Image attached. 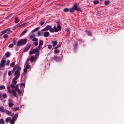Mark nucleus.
<instances>
[{
	"mask_svg": "<svg viewBox=\"0 0 124 124\" xmlns=\"http://www.w3.org/2000/svg\"><path fill=\"white\" fill-rule=\"evenodd\" d=\"M61 26L59 24H57V26L56 25L54 26L53 28H51L50 30V31L51 32H57L61 30Z\"/></svg>",
	"mask_w": 124,
	"mask_h": 124,
	"instance_id": "f257e3e1",
	"label": "nucleus"
},
{
	"mask_svg": "<svg viewBox=\"0 0 124 124\" xmlns=\"http://www.w3.org/2000/svg\"><path fill=\"white\" fill-rule=\"evenodd\" d=\"M21 70V67L18 66L16 70V71L14 74V75L15 76V78L18 79L19 78L20 75Z\"/></svg>",
	"mask_w": 124,
	"mask_h": 124,
	"instance_id": "f03ea898",
	"label": "nucleus"
},
{
	"mask_svg": "<svg viewBox=\"0 0 124 124\" xmlns=\"http://www.w3.org/2000/svg\"><path fill=\"white\" fill-rule=\"evenodd\" d=\"M27 41V39H22L18 42L16 44L17 46H19L24 45L26 44Z\"/></svg>",
	"mask_w": 124,
	"mask_h": 124,
	"instance_id": "7ed1b4c3",
	"label": "nucleus"
},
{
	"mask_svg": "<svg viewBox=\"0 0 124 124\" xmlns=\"http://www.w3.org/2000/svg\"><path fill=\"white\" fill-rule=\"evenodd\" d=\"M18 113H17L14 115L10 121V123L11 124H14L15 121L18 118Z\"/></svg>",
	"mask_w": 124,
	"mask_h": 124,
	"instance_id": "20e7f679",
	"label": "nucleus"
},
{
	"mask_svg": "<svg viewBox=\"0 0 124 124\" xmlns=\"http://www.w3.org/2000/svg\"><path fill=\"white\" fill-rule=\"evenodd\" d=\"M39 50L40 49H39L37 47H36V49H33L32 51L33 54H35L36 53L35 55L39 56Z\"/></svg>",
	"mask_w": 124,
	"mask_h": 124,
	"instance_id": "39448f33",
	"label": "nucleus"
},
{
	"mask_svg": "<svg viewBox=\"0 0 124 124\" xmlns=\"http://www.w3.org/2000/svg\"><path fill=\"white\" fill-rule=\"evenodd\" d=\"M38 56L36 55L31 56L30 58V61L31 63H32L33 61L35 62L37 59Z\"/></svg>",
	"mask_w": 124,
	"mask_h": 124,
	"instance_id": "423d86ee",
	"label": "nucleus"
},
{
	"mask_svg": "<svg viewBox=\"0 0 124 124\" xmlns=\"http://www.w3.org/2000/svg\"><path fill=\"white\" fill-rule=\"evenodd\" d=\"M72 7L75 10H77V11H81V9L78 8V5L77 3H75Z\"/></svg>",
	"mask_w": 124,
	"mask_h": 124,
	"instance_id": "0eeeda50",
	"label": "nucleus"
},
{
	"mask_svg": "<svg viewBox=\"0 0 124 124\" xmlns=\"http://www.w3.org/2000/svg\"><path fill=\"white\" fill-rule=\"evenodd\" d=\"M30 61V58H28L27 59V61L26 62L25 64L26 65L25 67L26 68L29 69L30 67V65H29V62Z\"/></svg>",
	"mask_w": 124,
	"mask_h": 124,
	"instance_id": "6e6552de",
	"label": "nucleus"
},
{
	"mask_svg": "<svg viewBox=\"0 0 124 124\" xmlns=\"http://www.w3.org/2000/svg\"><path fill=\"white\" fill-rule=\"evenodd\" d=\"M5 113L11 117L13 115V114L12 113L11 111L8 110L6 109Z\"/></svg>",
	"mask_w": 124,
	"mask_h": 124,
	"instance_id": "1a4fd4ad",
	"label": "nucleus"
},
{
	"mask_svg": "<svg viewBox=\"0 0 124 124\" xmlns=\"http://www.w3.org/2000/svg\"><path fill=\"white\" fill-rule=\"evenodd\" d=\"M60 57L55 56L54 57V59L55 60L57 61H59L61 60L62 58V55Z\"/></svg>",
	"mask_w": 124,
	"mask_h": 124,
	"instance_id": "9d476101",
	"label": "nucleus"
},
{
	"mask_svg": "<svg viewBox=\"0 0 124 124\" xmlns=\"http://www.w3.org/2000/svg\"><path fill=\"white\" fill-rule=\"evenodd\" d=\"M43 42L42 40H40L39 41V44L38 46V48L39 49H40L41 48V46L43 44Z\"/></svg>",
	"mask_w": 124,
	"mask_h": 124,
	"instance_id": "9b49d317",
	"label": "nucleus"
},
{
	"mask_svg": "<svg viewBox=\"0 0 124 124\" xmlns=\"http://www.w3.org/2000/svg\"><path fill=\"white\" fill-rule=\"evenodd\" d=\"M12 13H10L9 15L8 16L6 17L7 18L8 20L11 19L13 17V16H12Z\"/></svg>",
	"mask_w": 124,
	"mask_h": 124,
	"instance_id": "f8f14e48",
	"label": "nucleus"
},
{
	"mask_svg": "<svg viewBox=\"0 0 124 124\" xmlns=\"http://www.w3.org/2000/svg\"><path fill=\"white\" fill-rule=\"evenodd\" d=\"M6 109H4V107L3 106L0 107V111L2 113H5Z\"/></svg>",
	"mask_w": 124,
	"mask_h": 124,
	"instance_id": "ddd939ff",
	"label": "nucleus"
},
{
	"mask_svg": "<svg viewBox=\"0 0 124 124\" xmlns=\"http://www.w3.org/2000/svg\"><path fill=\"white\" fill-rule=\"evenodd\" d=\"M18 79L16 78H14L12 80V83L13 84H16L17 83L16 80Z\"/></svg>",
	"mask_w": 124,
	"mask_h": 124,
	"instance_id": "4468645a",
	"label": "nucleus"
},
{
	"mask_svg": "<svg viewBox=\"0 0 124 124\" xmlns=\"http://www.w3.org/2000/svg\"><path fill=\"white\" fill-rule=\"evenodd\" d=\"M44 36L45 37H47L49 36V33L48 31L44 32L43 33Z\"/></svg>",
	"mask_w": 124,
	"mask_h": 124,
	"instance_id": "2eb2a0df",
	"label": "nucleus"
},
{
	"mask_svg": "<svg viewBox=\"0 0 124 124\" xmlns=\"http://www.w3.org/2000/svg\"><path fill=\"white\" fill-rule=\"evenodd\" d=\"M51 26L49 25H48L45 27L43 29L44 31L48 30L51 29Z\"/></svg>",
	"mask_w": 124,
	"mask_h": 124,
	"instance_id": "dca6fc26",
	"label": "nucleus"
},
{
	"mask_svg": "<svg viewBox=\"0 0 124 124\" xmlns=\"http://www.w3.org/2000/svg\"><path fill=\"white\" fill-rule=\"evenodd\" d=\"M10 86V85H8L7 86V87L8 92L9 93H11V90Z\"/></svg>",
	"mask_w": 124,
	"mask_h": 124,
	"instance_id": "f3484780",
	"label": "nucleus"
},
{
	"mask_svg": "<svg viewBox=\"0 0 124 124\" xmlns=\"http://www.w3.org/2000/svg\"><path fill=\"white\" fill-rule=\"evenodd\" d=\"M6 63V61L4 59H2L1 61V63H0V64L2 65H3L5 66V64Z\"/></svg>",
	"mask_w": 124,
	"mask_h": 124,
	"instance_id": "a211bd4d",
	"label": "nucleus"
},
{
	"mask_svg": "<svg viewBox=\"0 0 124 124\" xmlns=\"http://www.w3.org/2000/svg\"><path fill=\"white\" fill-rule=\"evenodd\" d=\"M13 93V95L14 97H16V91L14 89H12L11 91V93Z\"/></svg>",
	"mask_w": 124,
	"mask_h": 124,
	"instance_id": "6ab92c4d",
	"label": "nucleus"
},
{
	"mask_svg": "<svg viewBox=\"0 0 124 124\" xmlns=\"http://www.w3.org/2000/svg\"><path fill=\"white\" fill-rule=\"evenodd\" d=\"M5 55L6 57L8 58L10 55V53L9 52H7L6 53Z\"/></svg>",
	"mask_w": 124,
	"mask_h": 124,
	"instance_id": "aec40b11",
	"label": "nucleus"
},
{
	"mask_svg": "<svg viewBox=\"0 0 124 124\" xmlns=\"http://www.w3.org/2000/svg\"><path fill=\"white\" fill-rule=\"evenodd\" d=\"M51 43L52 44L53 46H54L57 44V42L56 41H53L51 42Z\"/></svg>",
	"mask_w": 124,
	"mask_h": 124,
	"instance_id": "412c9836",
	"label": "nucleus"
},
{
	"mask_svg": "<svg viewBox=\"0 0 124 124\" xmlns=\"http://www.w3.org/2000/svg\"><path fill=\"white\" fill-rule=\"evenodd\" d=\"M27 29H25L24 31H23L21 33V35L22 36H23L27 32Z\"/></svg>",
	"mask_w": 124,
	"mask_h": 124,
	"instance_id": "4be33fe9",
	"label": "nucleus"
},
{
	"mask_svg": "<svg viewBox=\"0 0 124 124\" xmlns=\"http://www.w3.org/2000/svg\"><path fill=\"white\" fill-rule=\"evenodd\" d=\"M8 101V105L9 107H11L13 106L14 104L10 100Z\"/></svg>",
	"mask_w": 124,
	"mask_h": 124,
	"instance_id": "5701e85b",
	"label": "nucleus"
},
{
	"mask_svg": "<svg viewBox=\"0 0 124 124\" xmlns=\"http://www.w3.org/2000/svg\"><path fill=\"white\" fill-rule=\"evenodd\" d=\"M12 110L14 111H16L17 110H18L19 109V107H16L15 108H12Z\"/></svg>",
	"mask_w": 124,
	"mask_h": 124,
	"instance_id": "b1692460",
	"label": "nucleus"
},
{
	"mask_svg": "<svg viewBox=\"0 0 124 124\" xmlns=\"http://www.w3.org/2000/svg\"><path fill=\"white\" fill-rule=\"evenodd\" d=\"M30 46H28L25 48L24 50V52H26L30 48Z\"/></svg>",
	"mask_w": 124,
	"mask_h": 124,
	"instance_id": "393cba45",
	"label": "nucleus"
},
{
	"mask_svg": "<svg viewBox=\"0 0 124 124\" xmlns=\"http://www.w3.org/2000/svg\"><path fill=\"white\" fill-rule=\"evenodd\" d=\"M4 66H5L0 64V70H2L4 69Z\"/></svg>",
	"mask_w": 124,
	"mask_h": 124,
	"instance_id": "a878e982",
	"label": "nucleus"
},
{
	"mask_svg": "<svg viewBox=\"0 0 124 124\" xmlns=\"http://www.w3.org/2000/svg\"><path fill=\"white\" fill-rule=\"evenodd\" d=\"M4 66H5L0 64V70H2L4 69Z\"/></svg>",
	"mask_w": 124,
	"mask_h": 124,
	"instance_id": "bb28decb",
	"label": "nucleus"
},
{
	"mask_svg": "<svg viewBox=\"0 0 124 124\" xmlns=\"http://www.w3.org/2000/svg\"><path fill=\"white\" fill-rule=\"evenodd\" d=\"M18 65H15L13 67V69L12 70V72L14 71L16 69V68L18 67Z\"/></svg>",
	"mask_w": 124,
	"mask_h": 124,
	"instance_id": "cd10ccee",
	"label": "nucleus"
},
{
	"mask_svg": "<svg viewBox=\"0 0 124 124\" xmlns=\"http://www.w3.org/2000/svg\"><path fill=\"white\" fill-rule=\"evenodd\" d=\"M10 117H8L6 118L5 121L6 122H8L11 119Z\"/></svg>",
	"mask_w": 124,
	"mask_h": 124,
	"instance_id": "c85d7f7f",
	"label": "nucleus"
},
{
	"mask_svg": "<svg viewBox=\"0 0 124 124\" xmlns=\"http://www.w3.org/2000/svg\"><path fill=\"white\" fill-rule=\"evenodd\" d=\"M5 123V121L2 118H1L0 119V124H3Z\"/></svg>",
	"mask_w": 124,
	"mask_h": 124,
	"instance_id": "c756f323",
	"label": "nucleus"
},
{
	"mask_svg": "<svg viewBox=\"0 0 124 124\" xmlns=\"http://www.w3.org/2000/svg\"><path fill=\"white\" fill-rule=\"evenodd\" d=\"M19 21V20L18 19V18L17 17H16L15 18V23H17Z\"/></svg>",
	"mask_w": 124,
	"mask_h": 124,
	"instance_id": "7c9ffc66",
	"label": "nucleus"
},
{
	"mask_svg": "<svg viewBox=\"0 0 124 124\" xmlns=\"http://www.w3.org/2000/svg\"><path fill=\"white\" fill-rule=\"evenodd\" d=\"M75 11V10L72 8V7L70 8L69 9V11L70 13H72L74 12Z\"/></svg>",
	"mask_w": 124,
	"mask_h": 124,
	"instance_id": "2f4dec72",
	"label": "nucleus"
},
{
	"mask_svg": "<svg viewBox=\"0 0 124 124\" xmlns=\"http://www.w3.org/2000/svg\"><path fill=\"white\" fill-rule=\"evenodd\" d=\"M27 69L26 68H25L24 70V73H23V75H25L27 73Z\"/></svg>",
	"mask_w": 124,
	"mask_h": 124,
	"instance_id": "473e14b6",
	"label": "nucleus"
},
{
	"mask_svg": "<svg viewBox=\"0 0 124 124\" xmlns=\"http://www.w3.org/2000/svg\"><path fill=\"white\" fill-rule=\"evenodd\" d=\"M45 22L43 21H41L39 22V24L41 26L43 25L45 23Z\"/></svg>",
	"mask_w": 124,
	"mask_h": 124,
	"instance_id": "72a5a7b5",
	"label": "nucleus"
},
{
	"mask_svg": "<svg viewBox=\"0 0 124 124\" xmlns=\"http://www.w3.org/2000/svg\"><path fill=\"white\" fill-rule=\"evenodd\" d=\"M63 10L65 12H67L69 11V9L68 8H66L63 9Z\"/></svg>",
	"mask_w": 124,
	"mask_h": 124,
	"instance_id": "f704fd0d",
	"label": "nucleus"
},
{
	"mask_svg": "<svg viewBox=\"0 0 124 124\" xmlns=\"http://www.w3.org/2000/svg\"><path fill=\"white\" fill-rule=\"evenodd\" d=\"M15 62H12L10 64V66L11 67H13V66L15 65Z\"/></svg>",
	"mask_w": 124,
	"mask_h": 124,
	"instance_id": "c9c22d12",
	"label": "nucleus"
},
{
	"mask_svg": "<svg viewBox=\"0 0 124 124\" xmlns=\"http://www.w3.org/2000/svg\"><path fill=\"white\" fill-rule=\"evenodd\" d=\"M5 88V87L4 86L2 85L0 86V89L1 90L4 89Z\"/></svg>",
	"mask_w": 124,
	"mask_h": 124,
	"instance_id": "e433bc0d",
	"label": "nucleus"
},
{
	"mask_svg": "<svg viewBox=\"0 0 124 124\" xmlns=\"http://www.w3.org/2000/svg\"><path fill=\"white\" fill-rule=\"evenodd\" d=\"M110 2L109 0L106 1L104 2V4L106 5H108L109 3Z\"/></svg>",
	"mask_w": 124,
	"mask_h": 124,
	"instance_id": "4c0bfd02",
	"label": "nucleus"
},
{
	"mask_svg": "<svg viewBox=\"0 0 124 124\" xmlns=\"http://www.w3.org/2000/svg\"><path fill=\"white\" fill-rule=\"evenodd\" d=\"M8 36L7 34H5L3 36V38L5 39H7L8 38Z\"/></svg>",
	"mask_w": 124,
	"mask_h": 124,
	"instance_id": "58836bf2",
	"label": "nucleus"
},
{
	"mask_svg": "<svg viewBox=\"0 0 124 124\" xmlns=\"http://www.w3.org/2000/svg\"><path fill=\"white\" fill-rule=\"evenodd\" d=\"M3 98L4 99H6L7 97V95L6 93H4L2 95Z\"/></svg>",
	"mask_w": 124,
	"mask_h": 124,
	"instance_id": "ea45409f",
	"label": "nucleus"
},
{
	"mask_svg": "<svg viewBox=\"0 0 124 124\" xmlns=\"http://www.w3.org/2000/svg\"><path fill=\"white\" fill-rule=\"evenodd\" d=\"M14 45L12 43L10 44L8 46V47L9 48H12L13 47Z\"/></svg>",
	"mask_w": 124,
	"mask_h": 124,
	"instance_id": "a19ab883",
	"label": "nucleus"
},
{
	"mask_svg": "<svg viewBox=\"0 0 124 124\" xmlns=\"http://www.w3.org/2000/svg\"><path fill=\"white\" fill-rule=\"evenodd\" d=\"M16 43V41L15 39H14L13 40V45H15Z\"/></svg>",
	"mask_w": 124,
	"mask_h": 124,
	"instance_id": "79ce46f5",
	"label": "nucleus"
},
{
	"mask_svg": "<svg viewBox=\"0 0 124 124\" xmlns=\"http://www.w3.org/2000/svg\"><path fill=\"white\" fill-rule=\"evenodd\" d=\"M99 3V1L97 0L94 1H93V3L95 5L97 4H98Z\"/></svg>",
	"mask_w": 124,
	"mask_h": 124,
	"instance_id": "37998d69",
	"label": "nucleus"
},
{
	"mask_svg": "<svg viewBox=\"0 0 124 124\" xmlns=\"http://www.w3.org/2000/svg\"><path fill=\"white\" fill-rule=\"evenodd\" d=\"M19 89V86L17 84L16 86V91H17V90H18Z\"/></svg>",
	"mask_w": 124,
	"mask_h": 124,
	"instance_id": "c03bdc74",
	"label": "nucleus"
},
{
	"mask_svg": "<svg viewBox=\"0 0 124 124\" xmlns=\"http://www.w3.org/2000/svg\"><path fill=\"white\" fill-rule=\"evenodd\" d=\"M60 52V51L58 49H56L54 51V53L55 54L58 53Z\"/></svg>",
	"mask_w": 124,
	"mask_h": 124,
	"instance_id": "a18cd8bd",
	"label": "nucleus"
},
{
	"mask_svg": "<svg viewBox=\"0 0 124 124\" xmlns=\"http://www.w3.org/2000/svg\"><path fill=\"white\" fill-rule=\"evenodd\" d=\"M38 39L35 37L33 38L32 39V41H38Z\"/></svg>",
	"mask_w": 124,
	"mask_h": 124,
	"instance_id": "49530a36",
	"label": "nucleus"
},
{
	"mask_svg": "<svg viewBox=\"0 0 124 124\" xmlns=\"http://www.w3.org/2000/svg\"><path fill=\"white\" fill-rule=\"evenodd\" d=\"M10 62V61L9 60H8L7 61L6 65H9Z\"/></svg>",
	"mask_w": 124,
	"mask_h": 124,
	"instance_id": "de8ad7c7",
	"label": "nucleus"
},
{
	"mask_svg": "<svg viewBox=\"0 0 124 124\" xmlns=\"http://www.w3.org/2000/svg\"><path fill=\"white\" fill-rule=\"evenodd\" d=\"M17 91L18 92V93L19 94H21L22 92L21 90L19 89L18 90H17V91Z\"/></svg>",
	"mask_w": 124,
	"mask_h": 124,
	"instance_id": "09e8293b",
	"label": "nucleus"
},
{
	"mask_svg": "<svg viewBox=\"0 0 124 124\" xmlns=\"http://www.w3.org/2000/svg\"><path fill=\"white\" fill-rule=\"evenodd\" d=\"M15 84H11L10 85L11 86V87L13 88H15V85H14Z\"/></svg>",
	"mask_w": 124,
	"mask_h": 124,
	"instance_id": "8fccbe9b",
	"label": "nucleus"
},
{
	"mask_svg": "<svg viewBox=\"0 0 124 124\" xmlns=\"http://www.w3.org/2000/svg\"><path fill=\"white\" fill-rule=\"evenodd\" d=\"M52 47V46L50 44L47 47L48 48L50 49Z\"/></svg>",
	"mask_w": 124,
	"mask_h": 124,
	"instance_id": "3c124183",
	"label": "nucleus"
},
{
	"mask_svg": "<svg viewBox=\"0 0 124 124\" xmlns=\"http://www.w3.org/2000/svg\"><path fill=\"white\" fill-rule=\"evenodd\" d=\"M34 44L35 46H37L38 44V42L37 41L34 42L33 43Z\"/></svg>",
	"mask_w": 124,
	"mask_h": 124,
	"instance_id": "603ef678",
	"label": "nucleus"
},
{
	"mask_svg": "<svg viewBox=\"0 0 124 124\" xmlns=\"http://www.w3.org/2000/svg\"><path fill=\"white\" fill-rule=\"evenodd\" d=\"M33 51L32 50L31 51H30L29 53V54L30 55H32L33 54Z\"/></svg>",
	"mask_w": 124,
	"mask_h": 124,
	"instance_id": "864d4df0",
	"label": "nucleus"
},
{
	"mask_svg": "<svg viewBox=\"0 0 124 124\" xmlns=\"http://www.w3.org/2000/svg\"><path fill=\"white\" fill-rule=\"evenodd\" d=\"M87 34L89 35H91V33L90 32L88 31H87Z\"/></svg>",
	"mask_w": 124,
	"mask_h": 124,
	"instance_id": "5fc2aeb1",
	"label": "nucleus"
},
{
	"mask_svg": "<svg viewBox=\"0 0 124 124\" xmlns=\"http://www.w3.org/2000/svg\"><path fill=\"white\" fill-rule=\"evenodd\" d=\"M11 74V71H9L8 72V75L9 76H10Z\"/></svg>",
	"mask_w": 124,
	"mask_h": 124,
	"instance_id": "6e6d98bb",
	"label": "nucleus"
},
{
	"mask_svg": "<svg viewBox=\"0 0 124 124\" xmlns=\"http://www.w3.org/2000/svg\"><path fill=\"white\" fill-rule=\"evenodd\" d=\"M25 84L23 83H21V85L22 86H25Z\"/></svg>",
	"mask_w": 124,
	"mask_h": 124,
	"instance_id": "4d7b16f0",
	"label": "nucleus"
},
{
	"mask_svg": "<svg viewBox=\"0 0 124 124\" xmlns=\"http://www.w3.org/2000/svg\"><path fill=\"white\" fill-rule=\"evenodd\" d=\"M60 46H57L55 47H54L53 48V49H57V48H59Z\"/></svg>",
	"mask_w": 124,
	"mask_h": 124,
	"instance_id": "13d9d810",
	"label": "nucleus"
},
{
	"mask_svg": "<svg viewBox=\"0 0 124 124\" xmlns=\"http://www.w3.org/2000/svg\"><path fill=\"white\" fill-rule=\"evenodd\" d=\"M66 31L68 32L69 31V29L68 28H67L66 30Z\"/></svg>",
	"mask_w": 124,
	"mask_h": 124,
	"instance_id": "bf43d9fd",
	"label": "nucleus"
},
{
	"mask_svg": "<svg viewBox=\"0 0 124 124\" xmlns=\"http://www.w3.org/2000/svg\"><path fill=\"white\" fill-rule=\"evenodd\" d=\"M38 36H39L40 35V31H38Z\"/></svg>",
	"mask_w": 124,
	"mask_h": 124,
	"instance_id": "052dcab7",
	"label": "nucleus"
},
{
	"mask_svg": "<svg viewBox=\"0 0 124 124\" xmlns=\"http://www.w3.org/2000/svg\"><path fill=\"white\" fill-rule=\"evenodd\" d=\"M2 98V95L1 93H0V100Z\"/></svg>",
	"mask_w": 124,
	"mask_h": 124,
	"instance_id": "680f3d73",
	"label": "nucleus"
},
{
	"mask_svg": "<svg viewBox=\"0 0 124 124\" xmlns=\"http://www.w3.org/2000/svg\"><path fill=\"white\" fill-rule=\"evenodd\" d=\"M19 23L18 25V27H20L21 26H22V25H23V24H21L20 25H19Z\"/></svg>",
	"mask_w": 124,
	"mask_h": 124,
	"instance_id": "e2e57ef3",
	"label": "nucleus"
},
{
	"mask_svg": "<svg viewBox=\"0 0 124 124\" xmlns=\"http://www.w3.org/2000/svg\"><path fill=\"white\" fill-rule=\"evenodd\" d=\"M38 28H36L34 30H35L36 31H37L38 30Z\"/></svg>",
	"mask_w": 124,
	"mask_h": 124,
	"instance_id": "0e129e2a",
	"label": "nucleus"
},
{
	"mask_svg": "<svg viewBox=\"0 0 124 124\" xmlns=\"http://www.w3.org/2000/svg\"><path fill=\"white\" fill-rule=\"evenodd\" d=\"M1 115L0 113V117H1Z\"/></svg>",
	"mask_w": 124,
	"mask_h": 124,
	"instance_id": "69168bd1",
	"label": "nucleus"
}]
</instances>
